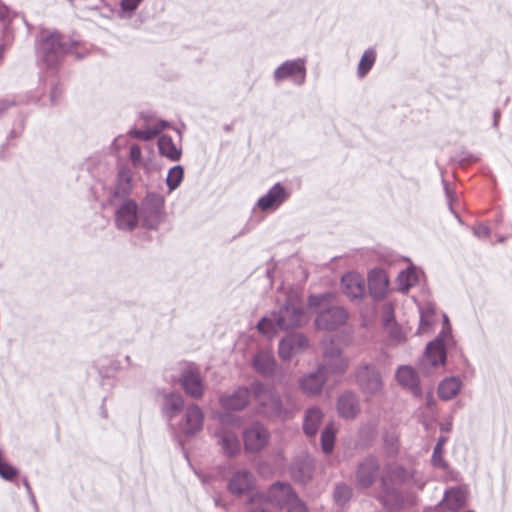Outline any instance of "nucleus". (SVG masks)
<instances>
[{
  "label": "nucleus",
  "instance_id": "nucleus-12",
  "mask_svg": "<svg viewBox=\"0 0 512 512\" xmlns=\"http://www.w3.org/2000/svg\"><path fill=\"white\" fill-rule=\"evenodd\" d=\"M288 197L285 188L277 183L258 200V206L266 211L279 207Z\"/></svg>",
  "mask_w": 512,
  "mask_h": 512
},
{
  "label": "nucleus",
  "instance_id": "nucleus-28",
  "mask_svg": "<svg viewBox=\"0 0 512 512\" xmlns=\"http://www.w3.org/2000/svg\"><path fill=\"white\" fill-rule=\"evenodd\" d=\"M396 378L398 382L405 387L414 388L417 386V374L409 366L400 367L397 371Z\"/></svg>",
  "mask_w": 512,
  "mask_h": 512
},
{
  "label": "nucleus",
  "instance_id": "nucleus-1",
  "mask_svg": "<svg viewBox=\"0 0 512 512\" xmlns=\"http://www.w3.org/2000/svg\"><path fill=\"white\" fill-rule=\"evenodd\" d=\"M255 477L246 470H239L233 473L228 480V490L235 496L250 493L255 488Z\"/></svg>",
  "mask_w": 512,
  "mask_h": 512
},
{
  "label": "nucleus",
  "instance_id": "nucleus-15",
  "mask_svg": "<svg viewBox=\"0 0 512 512\" xmlns=\"http://www.w3.org/2000/svg\"><path fill=\"white\" fill-rule=\"evenodd\" d=\"M368 285L370 293L376 297L381 298L385 295L389 280L386 272L382 269H374L369 273Z\"/></svg>",
  "mask_w": 512,
  "mask_h": 512
},
{
  "label": "nucleus",
  "instance_id": "nucleus-10",
  "mask_svg": "<svg viewBox=\"0 0 512 512\" xmlns=\"http://www.w3.org/2000/svg\"><path fill=\"white\" fill-rule=\"evenodd\" d=\"M268 442V432L260 425H253L244 432V444L248 451L261 450Z\"/></svg>",
  "mask_w": 512,
  "mask_h": 512
},
{
  "label": "nucleus",
  "instance_id": "nucleus-35",
  "mask_svg": "<svg viewBox=\"0 0 512 512\" xmlns=\"http://www.w3.org/2000/svg\"><path fill=\"white\" fill-rule=\"evenodd\" d=\"M351 497V489L346 485H338L334 492V498L337 503L343 504Z\"/></svg>",
  "mask_w": 512,
  "mask_h": 512
},
{
  "label": "nucleus",
  "instance_id": "nucleus-36",
  "mask_svg": "<svg viewBox=\"0 0 512 512\" xmlns=\"http://www.w3.org/2000/svg\"><path fill=\"white\" fill-rule=\"evenodd\" d=\"M166 407L171 413H177L183 407V399L180 395H170L166 400Z\"/></svg>",
  "mask_w": 512,
  "mask_h": 512
},
{
  "label": "nucleus",
  "instance_id": "nucleus-21",
  "mask_svg": "<svg viewBox=\"0 0 512 512\" xmlns=\"http://www.w3.org/2000/svg\"><path fill=\"white\" fill-rule=\"evenodd\" d=\"M249 401V392L247 389H239L228 397L221 398L222 407L227 410L243 409Z\"/></svg>",
  "mask_w": 512,
  "mask_h": 512
},
{
  "label": "nucleus",
  "instance_id": "nucleus-26",
  "mask_svg": "<svg viewBox=\"0 0 512 512\" xmlns=\"http://www.w3.org/2000/svg\"><path fill=\"white\" fill-rule=\"evenodd\" d=\"M338 411L342 417L353 418L358 412L355 397L352 394H344L339 398Z\"/></svg>",
  "mask_w": 512,
  "mask_h": 512
},
{
  "label": "nucleus",
  "instance_id": "nucleus-7",
  "mask_svg": "<svg viewBox=\"0 0 512 512\" xmlns=\"http://www.w3.org/2000/svg\"><path fill=\"white\" fill-rule=\"evenodd\" d=\"M347 320V313L341 307H333L323 311L316 320L319 329L333 330L344 324Z\"/></svg>",
  "mask_w": 512,
  "mask_h": 512
},
{
  "label": "nucleus",
  "instance_id": "nucleus-38",
  "mask_svg": "<svg viewBox=\"0 0 512 512\" xmlns=\"http://www.w3.org/2000/svg\"><path fill=\"white\" fill-rule=\"evenodd\" d=\"M446 442V438L444 437H441L435 448H434V452H433V456H432V461L435 465L437 466H443L444 465V461H443V457H442V452H443V446Z\"/></svg>",
  "mask_w": 512,
  "mask_h": 512
},
{
  "label": "nucleus",
  "instance_id": "nucleus-20",
  "mask_svg": "<svg viewBox=\"0 0 512 512\" xmlns=\"http://www.w3.org/2000/svg\"><path fill=\"white\" fill-rule=\"evenodd\" d=\"M425 357L431 366H443L446 360L443 342L440 340L431 342L427 346Z\"/></svg>",
  "mask_w": 512,
  "mask_h": 512
},
{
  "label": "nucleus",
  "instance_id": "nucleus-47",
  "mask_svg": "<svg viewBox=\"0 0 512 512\" xmlns=\"http://www.w3.org/2000/svg\"><path fill=\"white\" fill-rule=\"evenodd\" d=\"M4 110V106L0 103V113Z\"/></svg>",
  "mask_w": 512,
  "mask_h": 512
},
{
  "label": "nucleus",
  "instance_id": "nucleus-25",
  "mask_svg": "<svg viewBox=\"0 0 512 512\" xmlns=\"http://www.w3.org/2000/svg\"><path fill=\"white\" fill-rule=\"evenodd\" d=\"M323 414L317 408L309 409L306 413L304 419V432L308 436H314L317 431L320 423L322 422Z\"/></svg>",
  "mask_w": 512,
  "mask_h": 512
},
{
  "label": "nucleus",
  "instance_id": "nucleus-17",
  "mask_svg": "<svg viewBox=\"0 0 512 512\" xmlns=\"http://www.w3.org/2000/svg\"><path fill=\"white\" fill-rule=\"evenodd\" d=\"M378 465L373 458H369L360 464L357 471L358 484L363 487H369L377 474Z\"/></svg>",
  "mask_w": 512,
  "mask_h": 512
},
{
  "label": "nucleus",
  "instance_id": "nucleus-14",
  "mask_svg": "<svg viewBox=\"0 0 512 512\" xmlns=\"http://www.w3.org/2000/svg\"><path fill=\"white\" fill-rule=\"evenodd\" d=\"M307 345V339L302 334H292L280 342V357L288 360Z\"/></svg>",
  "mask_w": 512,
  "mask_h": 512
},
{
  "label": "nucleus",
  "instance_id": "nucleus-37",
  "mask_svg": "<svg viewBox=\"0 0 512 512\" xmlns=\"http://www.w3.org/2000/svg\"><path fill=\"white\" fill-rule=\"evenodd\" d=\"M164 128V125H161L160 127H153L146 130H137L134 132V136L141 140H151L154 138L162 129Z\"/></svg>",
  "mask_w": 512,
  "mask_h": 512
},
{
  "label": "nucleus",
  "instance_id": "nucleus-45",
  "mask_svg": "<svg viewBox=\"0 0 512 512\" xmlns=\"http://www.w3.org/2000/svg\"><path fill=\"white\" fill-rule=\"evenodd\" d=\"M7 13H8V10H7L6 6H4L0 2V19H4L7 16Z\"/></svg>",
  "mask_w": 512,
  "mask_h": 512
},
{
  "label": "nucleus",
  "instance_id": "nucleus-18",
  "mask_svg": "<svg viewBox=\"0 0 512 512\" xmlns=\"http://www.w3.org/2000/svg\"><path fill=\"white\" fill-rule=\"evenodd\" d=\"M326 379L327 377L319 368L317 372L303 377L300 381V386L305 393L318 394L321 391Z\"/></svg>",
  "mask_w": 512,
  "mask_h": 512
},
{
  "label": "nucleus",
  "instance_id": "nucleus-29",
  "mask_svg": "<svg viewBox=\"0 0 512 512\" xmlns=\"http://www.w3.org/2000/svg\"><path fill=\"white\" fill-rule=\"evenodd\" d=\"M221 443L225 453L228 456H233L240 450V443L237 435L234 432H224L221 435Z\"/></svg>",
  "mask_w": 512,
  "mask_h": 512
},
{
  "label": "nucleus",
  "instance_id": "nucleus-19",
  "mask_svg": "<svg viewBox=\"0 0 512 512\" xmlns=\"http://www.w3.org/2000/svg\"><path fill=\"white\" fill-rule=\"evenodd\" d=\"M462 387V382L457 377H449L440 382L438 386V396L448 401L457 396Z\"/></svg>",
  "mask_w": 512,
  "mask_h": 512
},
{
  "label": "nucleus",
  "instance_id": "nucleus-31",
  "mask_svg": "<svg viewBox=\"0 0 512 512\" xmlns=\"http://www.w3.org/2000/svg\"><path fill=\"white\" fill-rule=\"evenodd\" d=\"M336 428L333 423L326 426L321 434V446L324 453L329 454L332 452L335 442Z\"/></svg>",
  "mask_w": 512,
  "mask_h": 512
},
{
  "label": "nucleus",
  "instance_id": "nucleus-8",
  "mask_svg": "<svg viewBox=\"0 0 512 512\" xmlns=\"http://www.w3.org/2000/svg\"><path fill=\"white\" fill-rule=\"evenodd\" d=\"M278 493H282L286 499L289 500V502L284 507L288 510V512H307L306 506L292 491L290 485L283 483H276L272 485V496L274 499H276L277 503H282L283 500L277 498Z\"/></svg>",
  "mask_w": 512,
  "mask_h": 512
},
{
  "label": "nucleus",
  "instance_id": "nucleus-22",
  "mask_svg": "<svg viewBox=\"0 0 512 512\" xmlns=\"http://www.w3.org/2000/svg\"><path fill=\"white\" fill-rule=\"evenodd\" d=\"M203 414L199 407L192 406L187 409L184 431L186 434H194L202 428Z\"/></svg>",
  "mask_w": 512,
  "mask_h": 512
},
{
  "label": "nucleus",
  "instance_id": "nucleus-24",
  "mask_svg": "<svg viewBox=\"0 0 512 512\" xmlns=\"http://www.w3.org/2000/svg\"><path fill=\"white\" fill-rule=\"evenodd\" d=\"M158 148L161 155L172 161H177L181 157V150L173 142L170 136L162 135L158 140Z\"/></svg>",
  "mask_w": 512,
  "mask_h": 512
},
{
  "label": "nucleus",
  "instance_id": "nucleus-2",
  "mask_svg": "<svg viewBox=\"0 0 512 512\" xmlns=\"http://www.w3.org/2000/svg\"><path fill=\"white\" fill-rule=\"evenodd\" d=\"M138 206L133 200L124 202L116 213V226L121 230L132 231L138 223Z\"/></svg>",
  "mask_w": 512,
  "mask_h": 512
},
{
  "label": "nucleus",
  "instance_id": "nucleus-40",
  "mask_svg": "<svg viewBox=\"0 0 512 512\" xmlns=\"http://www.w3.org/2000/svg\"><path fill=\"white\" fill-rule=\"evenodd\" d=\"M142 158L141 148L139 145L134 144L130 147V159L133 164L136 166L140 163Z\"/></svg>",
  "mask_w": 512,
  "mask_h": 512
},
{
  "label": "nucleus",
  "instance_id": "nucleus-41",
  "mask_svg": "<svg viewBox=\"0 0 512 512\" xmlns=\"http://www.w3.org/2000/svg\"><path fill=\"white\" fill-rule=\"evenodd\" d=\"M142 0H123L122 1V8L124 10H128V11H133L137 8V6L139 5V3L141 2Z\"/></svg>",
  "mask_w": 512,
  "mask_h": 512
},
{
  "label": "nucleus",
  "instance_id": "nucleus-13",
  "mask_svg": "<svg viewBox=\"0 0 512 512\" xmlns=\"http://www.w3.org/2000/svg\"><path fill=\"white\" fill-rule=\"evenodd\" d=\"M356 378L362 388L367 392H376L381 387V378L379 373L370 366H360L357 370Z\"/></svg>",
  "mask_w": 512,
  "mask_h": 512
},
{
  "label": "nucleus",
  "instance_id": "nucleus-44",
  "mask_svg": "<svg viewBox=\"0 0 512 512\" xmlns=\"http://www.w3.org/2000/svg\"><path fill=\"white\" fill-rule=\"evenodd\" d=\"M399 277H400V279H402V278H404V277H405V278L407 279V282H408V283H407V286H411V285H412V283L410 282V278H411V277H414V273H413V272H410V271H407V272H401V274H400V276H399Z\"/></svg>",
  "mask_w": 512,
  "mask_h": 512
},
{
  "label": "nucleus",
  "instance_id": "nucleus-5",
  "mask_svg": "<svg viewBox=\"0 0 512 512\" xmlns=\"http://www.w3.org/2000/svg\"><path fill=\"white\" fill-rule=\"evenodd\" d=\"M254 396L258 403L262 406V412L268 415H276L280 413V401L278 397L261 384L254 386Z\"/></svg>",
  "mask_w": 512,
  "mask_h": 512
},
{
  "label": "nucleus",
  "instance_id": "nucleus-30",
  "mask_svg": "<svg viewBox=\"0 0 512 512\" xmlns=\"http://www.w3.org/2000/svg\"><path fill=\"white\" fill-rule=\"evenodd\" d=\"M376 61V53L373 49L366 50L358 64L357 73L360 78H363L371 70Z\"/></svg>",
  "mask_w": 512,
  "mask_h": 512
},
{
  "label": "nucleus",
  "instance_id": "nucleus-16",
  "mask_svg": "<svg viewBox=\"0 0 512 512\" xmlns=\"http://www.w3.org/2000/svg\"><path fill=\"white\" fill-rule=\"evenodd\" d=\"M163 204V200L159 197L154 198L153 207H149L147 201L143 204L142 214L144 216V226L147 228H155L161 222Z\"/></svg>",
  "mask_w": 512,
  "mask_h": 512
},
{
  "label": "nucleus",
  "instance_id": "nucleus-32",
  "mask_svg": "<svg viewBox=\"0 0 512 512\" xmlns=\"http://www.w3.org/2000/svg\"><path fill=\"white\" fill-rule=\"evenodd\" d=\"M183 176L184 171L181 166H174L169 170L166 182L170 190H174L180 185Z\"/></svg>",
  "mask_w": 512,
  "mask_h": 512
},
{
  "label": "nucleus",
  "instance_id": "nucleus-4",
  "mask_svg": "<svg viewBox=\"0 0 512 512\" xmlns=\"http://www.w3.org/2000/svg\"><path fill=\"white\" fill-rule=\"evenodd\" d=\"M306 321L305 313L294 304L286 305L280 310L276 325L281 330L297 327Z\"/></svg>",
  "mask_w": 512,
  "mask_h": 512
},
{
  "label": "nucleus",
  "instance_id": "nucleus-11",
  "mask_svg": "<svg viewBox=\"0 0 512 512\" xmlns=\"http://www.w3.org/2000/svg\"><path fill=\"white\" fill-rule=\"evenodd\" d=\"M343 292L350 298H360L365 292L363 277L355 272L345 274L341 279Z\"/></svg>",
  "mask_w": 512,
  "mask_h": 512
},
{
  "label": "nucleus",
  "instance_id": "nucleus-3",
  "mask_svg": "<svg viewBox=\"0 0 512 512\" xmlns=\"http://www.w3.org/2000/svg\"><path fill=\"white\" fill-rule=\"evenodd\" d=\"M325 364L320 370L328 378L330 375H341L348 368V360L341 356L338 349H325Z\"/></svg>",
  "mask_w": 512,
  "mask_h": 512
},
{
  "label": "nucleus",
  "instance_id": "nucleus-43",
  "mask_svg": "<svg viewBox=\"0 0 512 512\" xmlns=\"http://www.w3.org/2000/svg\"><path fill=\"white\" fill-rule=\"evenodd\" d=\"M329 297L328 295L327 296H311L309 298V305L314 307V306H319L320 303L324 300H326V298Z\"/></svg>",
  "mask_w": 512,
  "mask_h": 512
},
{
  "label": "nucleus",
  "instance_id": "nucleus-39",
  "mask_svg": "<svg viewBox=\"0 0 512 512\" xmlns=\"http://www.w3.org/2000/svg\"><path fill=\"white\" fill-rule=\"evenodd\" d=\"M276 324L271 319L263 318L257 325L258 330L264 335L271 336L275 333Z\"/></svg>",
  "mask_w": 512,
  "mask_h": 512
},
{
  "label": "nucleus",
  "instance_id": "nucleus-23",
  "mask_svg": "<svg viewBox=\"0 0 512 512\" xmlns=\"http://www.w3.org/2000/svg\"><path fill=\"white\" fill-rule=\"evenodd\" d=\"M304 64L300 61L285 62L275 71V78L283 80L290 76H300L304 78Z\"/></svg>",
  "mask_w": 512,
  "mask_h": 512
},
{
  "label": "nucleus",
  "instance_id": "nucleus-6",
  "mask_svg": "<svg viewBox=\"0 0 512 512\" xmlns=\"http://www.w3.org/2000/svg\"><path fill=\"white\" fill-rule=\"evenodd\" d=\"M181 386L189 396L193 398H200L204 391V385L199 372L193 368L188 367L182 374L180 379Z\"/></svg>",
  "mask_w": 512,
  "mask_h": 512
},
{
  "label": "nucleus",
  "instance_id": "nucleus-9",
  "mask_svg": "<svg viewBox=\"0 0 512 512\" xmlns=\"http://www.w3.org/2000/svg\"><path fill=\"white\" fill-rule=\"evenodd\" d=\"M45 60L48 64L55 61L66 52V46L62 42L60 34L53 33L47 36L42 43Z\"/></svg>",
  "mask_w": 512,
  "mask_h": 512
},
{
  "label": "nucleus",
  "instance_id": "nucleus-46",
  "mask_svg": "<svg viewBox=\"0 0 512 512\" xmlns=\"http://www.w3.org/2000/svg\"><path fill=\"white\" fill-rule=\"evenodd\" d=\"M458 496H460V493L457 491H450L447 494L448 500H450V498H452V497L458 498Z\"/></svg>",
  "mask_w": 512,
  "mask_h": 512
},
{
  "label": "nucleus",
  "instance_id": "nucleus-27",
  "mask_svg": "<svg viewBox=\"0 0 512 512\" xmlns=\"http://www.w3.org/2000/svg\"><path fill=\"white\" fill-rule=\"evenodd\" d=\"M253 365L262 374L272 372L275 365L272 353L270 351L259 352L254 359Z\"/></svg>",
  "mask_w": 512,
  "mask_h": 512
},
{
  "label": "nucleus",
  "instance_id": "nucleus-42",
  "mask_svg": "<svg viewBox=\"0 0 512 512\" xmlns=\"http://www.w3.org/2000/svg\"><path fill=\"white\" fill-rule=\"evenodd\" d=\"M474 231H475V234L480 238L489 236V229L485 225H479V226L475 227Z\"/></svg>",
  "mask_w": 512,
  "mask_h": 512
},
{
  "label": "nucleus",
  "instance_id": "nucleus-34",
  "mask_svg": "<svg viewBox=\"0 0 512 512\" xmlns=\"http://www.w3.org/2000/svg\"><path fill=\"white\" fill-rule=\"evenodd\" d=\"M258 496H262L263 503H270L271 505L276 506L281 509L284 508L286 506V504L289 502V500L286 499V497L282 493H278L277 498L280 500H283V501H282V503H277L276 499H274V497L272 496V486L270 487L267 496L262 495V494H259Z\"/></svg>",
  "mask_w": 512,
  "mask_h": 512
},
{
  "label": "nucleus",
  "instance_id": "nucleus-33",
  "mask_svg": "<svg viewBox=\"0 0 512 512\" xmlns=\"http://www.w3.org/2000/svg\"><path fill=\"white\" fill-rule=\"evenodd\" d=\"M0 476L5 480L12 481L17 478L18 471L11 464H9L3 457L0 451Z\"/></svg>",
  "mask_w": 512,
  "mask_h": 512
}]
</instances>
